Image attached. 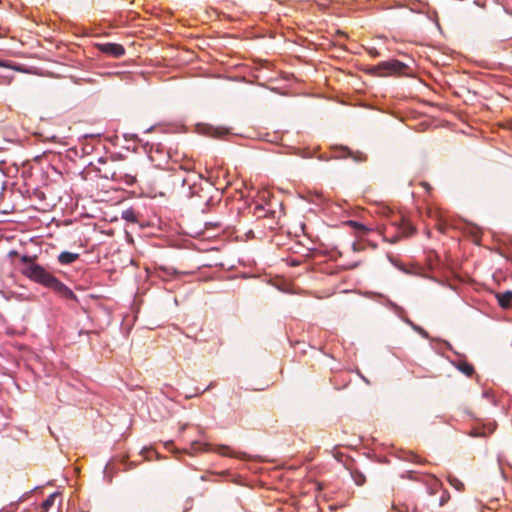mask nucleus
<instances>
[{"label":"nucleus","instance_id":"obj_13","mask_svg":"<svg viewBox=\"0 0 512 512\" xmlns=\"http://www.w3.org/2000/svg\"><path fill=\"white\" fill-rule=\"evenodd\" d=\"M404 321L409 324L413 330H415L416 332H418L422 337L428 339L429 338V334L427 333V331H425L423 328H421L420 326L414 324L411 320H409L408 318H405Z\"/></svg>","mask_w":512,"mask_h":512},{"label":"nucleus","instance_id":"obj_12","mask_svg":"<svg viewBox=\"0 0 512 512\" xmlns=\"http://www.w3.org/2000/svg\"><path fill=\"white\" fill-rule=\"evenodd\" d=\"M441 486L442 483L440 482V480L437 479L436 477H432L431 481L428 484L430 494H435Z\"/></svg>","mask_w":512,"mask_h":512},{"label":"nucleus","instance_id":"obj_9","mask_svg":"<svg viewBox=\"0 0 512 512\" xmlns=\"http://www.w3.org/2000/svg\"><path fill=\"white\" fill-rule=\"evenodd\" d=\"M456 367L466 376H471L474 373V367L466 361H459Z\"/></svg>","mask_w":512,"mask_h":512},{"label":"nucleus","instance_id":"obj_5","mask_svg":"<svg viewBox=\"0 0 512 512\" xmlns=\"http://www.w3.org/2000/svg\"><path fill=\"white\" fill-rule=\"evenodd\" d=\"M99 49L101 52L112 55L116 58H119L125 54L124 47L117 43L99 44Z\"/></svg>","mask_w":512,"mask_h":512},{"label":"nucleus","instance_id":"obj_1","mask_svg":"<svg viewBox=\"0 0 512 512\" xmlns=\"http://www.w3.org/2000/svg\"><path fill=\"white\" fill-rule=\"evenodd\" d=\"M23 264L22 273L38 284L52 289L61 298L67 301L78 302L76 294L43 266L36 263L30 256L23 255L21 257Z\"/></svg>","mask_w":512,"mask_h":512},{"label":"nucleus","instance_id":"obj_19","mask_svg":"<svg viewBox=\"0 0 512 512\" xmlns=\"http://www.w3.org/2000/svg\"><path fill=\"white\" fill-rule=\"evenodd\" d=\"M348 224L362 233H366L368 231V229L363 224H361L359 222L349 221Z\"/></svg>","mask_w":512,"mask_h":512},{"label":"nucleus","instance_id":"obj_3","mask_svg":"<svg viewBox=\"0 0 512 512\" xmlns=\"http://www.w3.org/2000/svg\"><path fill=\"white\" fill-rule=\"evenodd\" d=\"M393 225L397 228L398 234L392 236L391 239H389V242L391 243H396L401 237L412 235L415 231V228L403 217H400L399 220L394 221Z\"/></svg>","mask_w":512,"mask_h":512},{"label":"nucleus","instance_id":"obj_22","mask_svg":"<svg viewBox=\"0 0 512 512\" xmlns=\"http://www.w3.org/2000/svg\"><path fill=\"white\" fill-rule=\"evenodd\" d=\"M189 188L191 190V194L193 195L195 193L194 189L191 186H189Z\"/></svg>","mask_w":512,"mask_h":512},{"label":"nucleus","instance_id":"obj_16","mask_svg":"<svg viewBox=\"0 0 512 512\" xmlns=\"http://www.w3.org/2000/svg\"><path fill=\"white\" fill-rule=\"evenodd\" d=\"M376 212L378 214H380L381 216L387 217V218H389L390 216L393 215V211L391 210V208L386 205H379L377 207Z\"/></svg>","mask_w":512,"mask_h":512},{"label":"nucleus","instance_id":"obj_20","mask_svg":"<svg viewBox=\"0 0 512 512\" xmlns=\"http://www.w3.org/2000/svg\"><path fill=\"white\" fill-rule=\"evenodd\" d=\"M448 498H449L448 493L444 492V494H443V496L441 497V500H440V506H443L446 503Z\"/></svg>","mask_w":512,"mask_h":512},{"label":"nucleus","instance_id":"obj_6","mask_svg":"<svg viewBox=\"0 0 512 512\" xmlns=\"http://www.w3.org/2000/svg\"><path fill=\"white\" fill-rule=\"evenodd\" d=\"M499 305L502 308H510L512 307V292L505 291L503 293H498L496 295Z\"/></svg>","mask_w":512,"mask_h":512},{"label":"nucleus","instance_id":"obj_21","mask_svg":"<svg viewBox=\"0 0 512 512\" xmlns=\"http://www.w3.org/2000/svg\"><path fill=\"white\" fill-rule=\"evenodd\" d=\"M369 54L372 56V57H378L380 55V53L378 52L377 49L375 48H372L369 50Z\"/></svg>","mask_w":512,"mask_h":512},{"label":"nucleus","instance_id":"obj_10","mask_svg":"<svg viewBox=\"0 0 512 512\" xmlns=\"http://www.w3.org/2000/svg\"><path fill=\"white\" fill-rule=\"evenodd\" d=\"M58 495L59 494L57 492H54L50 494L46 500L43 501L41 505V508L43 510L42 512H47L53 506L54 501Z\"/></svg>","mask_w":512,"mask_h":512},{"label":"nucleus","instance_id":"obj_11","mask_svg":"<svg viewBox=\"0 0 512 512\" xmlns=\"http://www.w3.org/2000/svg\"><path fill=\"white\" fill-rule=\"evenodd\" d=\"M122 219L130 223H136L138 221L137 214L133 209H127L122 212Z\"/></svg>","mask_w":512,"mask_h":512},{"label":"nucleus","instance_id":"obj_14","mask_svg":"<svg viewBox=\"0 0 512 512\" xmlns=\"http://www.w3.org/2000/svg\"><path fill=\"white\" fill-rule=\"evenodd\" d=\"M448 482L451 486H453L456 490L462 491L464 488V484L453 475H448Z\"/></svg>","mask_w":512,"mask_h":512},{"label":"nucleus","instance_id":"obj_15","mask_svg":"<svg viewBox=\"0 0 512 512\" xmlns=\"http://www.w3.org/2000/svg\"><path fill=\"white\" fill-rule=\"evenodd\" d=\"M351 476H352L354 482L356 483V485L361 486L365 483L366 478H365L364 474L361 473L360 471H352Z\"/></svg>","mask_w":512,"mask_h":512},{"label":"nucleus","instance_id":"obj_8","mask_svg":"<svg viewBox=\"0 0 512 512\" xmlns=\"http://www.w3.org/2000/svg\"><path fill=\"white\" fill-rule=\"evenodd\" d=\"M215 452H217L220 455L229 456V457H239L244 458L245 454L237 455L234 452H232L231 448L227 445H217L214 449Z\"/></svg>","mask_w":512,"mask_h":512},{"label":"nucleus","instance_id":"obj_23","mask_svg":"<svg viewBox=\"0 0 512 512\" xmlns=\"http://www.w3.org/2000/svg\"><path fill=\"white\" fill-rule=\"evenodd\" d=\"M207 389H208V388H204V390H203V391H201V392H197V394H201V393H203L204 391H207Z\"/></svg>","mask_w":512,"mask_h":512},{"label":"nucleus","instance_id":"obj_18","mask_svg":"<svg viewBox=\"0 0 512 512\" xmlns=\"http://www.w3.org/2000/svg\"><path fill=\"white\" fill-rule=\"evenodd\" d=\"M386 305L392 309L396 314L400 315L404 310L390 299H386Z\"/></svg>","mask_w":512,"mask_h":512},{"label":"nucleus","instance_id":"obj_2","mask_svg":"<svg viewBox=\"0 0 512 512\" xmlns=\"http://www.w3.org/2000/svg\"><path fill=\"white\" fill-rule=\"evenodd\" d=\"M408 66L396 59L380 62L368 68V72L374 76L400 75L405 72Z\"/></svg>","mask_w":512,"mask_h":512},{"label":"nucleus","instance_id":"obj_17","mask_svg":"<svg viewBox=\"0 0 512 512\" xmlns=\"http://www.w3.org/2000/svg\"><path fill=\"white\" fill-rule=\"evenodd\" d=\"M192 449L195 452H198V451H209L210 450V446L208 444H205V443L194 442V443H192Z\"/></svg>","mask_w":512,"mask_h":512},{"label":"nucleus","instance_id":"obj_7","mask_svg":"<svg viewBox=\"0 0 512 512\" xmlns=\"http://www.w3.org/2000/svg\"><path fill=\"white\" fill-rule=\"evenodd\" d=\"M78 258H79V254H77V253L63 251L59 254L58 261L62 265H68V264H71L74 261H76Z\"/></svg>","mask_w":512,"mask_h":512},{"label":"nucleus","instance_id":"obj_4","mask_svg":"<svg viewBox=\"0 0 512 512\" xmlns=\"http://www.w3.org/2000/svg\"><path fill=\"white\" fill-rule=\"evenodd\" d=\"M335 158H346V157H352L357 162H362L366 160V155H364L361 152L353 153L348 147L346 146H340L334 148Z\"/></svg>","mask_w":512,"mask_h":512}]
</instances>
